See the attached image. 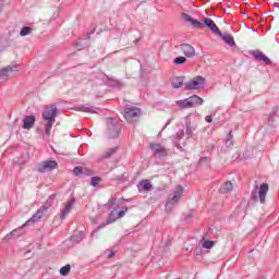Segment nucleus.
<instances>
[{
    "label": "nucleus",
    "instance_id": "obj_1",
    "mask_svg": "<svg viewBox=\"0 0 279 279\" xmlns=\"http://www.w3.org/2000/svg\"><path fill=\"white\" fill-rule=\"evenodd\" d=\"M117 204V198L112 197L108 201L107 204H105V208H107V210H111L109 213V218L106 222L101 223L97 229V230H101V228H106V226H110V223H114V221H117V219H121L122 217H125V213H128V207L122 208L121 210H119V207H114V205Z\"/></svg>",
    "mask_w": 279,
    "mask_h": 279
},
{
    "label": "nucleus",
    "instance_id": "obj_2",
    "mask_svg": "<svg viewBox=\"0 0 279 279\" xmlns=\"http://www.w3.org/2000/svg\"><path fill=\"white\" fill-rule=\"evenodd\" d=\"M51 207V204L49 201H47L46 204H44L33 216L29 220H27L21 228L14 229L10 234L7 236L10 239L11 236H14L17 239V236H21L23 234V228H27V226H34L37 221H40L44 217V215L49 210Z\"/></svg>",
    "mask_w": 279,
    "mask_h": 279
},
{
    "label": "nucleus",
    "instance_id": "obj_3",
    "mask_svg": "<svg viewBox=\"0 0 279 279\" xmlns=\"http://www.w3.org/2000/svg\"><path fill=\"white\" fill-rule=\"evenodd\" d=\"M182 195H184V187L182 185H178L173 190V192L169 194L167 198L166 206H165L166 213H171V210H173V208L178 206V204L182 199Z\"/></svg>",
    "mask_w": 279,
    "mask_h": 279
},
{
    "label": "nucleus",
    "instance_id": "obj_4",
    "mask_svg": "<svg viewBox=\"0 0 279 279\" xmlns=\"http://www.w3.org/2000/svg\"><path fill=\"white\" fill-rule=\"evenodd\" d=\"M44 121H47L45 126V134L47 136L51 135V128L56 123V117H58V108L52 107L51 109H46L41 114Z\"/></svg>",
    "mask_w": 279,
    "mask_h": 279
},
{
    "label": "nucleus",
    "instance_id": "obj_5",
    "mask_svg": "<svg viewBox=\"0 0 279 279\" xmlns=\"http://www.w3.org/2000/svg\"><path fill=\"white\" fill-rule=\"evenodd\" d=\"M181 110H187L189 108H197L204 104V98L193 95L183 100L174 101Z\"/></svg>",
    "mask_w": 279,
    "mask_h": 279
},
{
    "label": "nucleus",
    "instance_id": "obj_6",
    "mask_svg": "<svg viewBox=\"0 0 279 279\" xmlns=\"http://www.w3.org/2000/svg\"><path fill=\"white\" fill-rule=\"evenodd\" d=\"M267 193H269V184L263 183L260 184L259 190H258V186H256V189L252 191L251 199L253 202H258L259 199L260 204H265Z\"/></svg>",
    "mask_w": 279,
    "mask_h": 279
},
{
    "label": "nucleus",
    "instance_id": "obj_7",
    "mask_svg": "<svg viewBox=\"0 0 279 279\" xmlns=\"http://www.w3.org/2000/svg\"><path fill=\"white\" fill-rule=\"evenodd\" d=\"M119 134H121V124L116 118H109L107 120L108 138H119Z\"/></svg>",
    "mask_w": 279,
    "mask_h": 279
},
{
    "label": "nucleus",
    "instance_id": "obj_8",
    "mask_svg": "<svg viewBox=\"0 0 279 279\" xmlns=\"http://www.w3.org/2000/svg\"><path fill=\"white\" fill-rule=\"evenodd\" d=\"M206 78L203 76H196L190 82L184 84V90H199L204 86Z\"/></svg>",
    "mask_w": 279,
    "mask_h": 279
},
{
    "label": "nucleus",
    "instance_id": "obj_9",
    "mask_svg": "<svg viewBox=\"0 0 279 279\" xmlns=\"http://www.w3.org/2000/svg\"><path fill=\"white\" fill-rule=\"evenodd\" d=\"M53 169H58V161L56 160L41 161L35 168V170H37L38 173H47L49 171H53Z\"/></svg>",
    "mask_w": 279,
    "mask_h": 279
},
{
    "label": "nucleus",
    "instance_id": "obj_10",
    "mask_svg": "<svg viewBox=\"0 0 279 279\" xmlns=\"http://www.w3.org/2000/svg\"><path fill=\"white\" fill-rule=\"evenodd\" d=\"M141 117V109L138 107H126L124 109V119L128 123H134Z\"/></svg>",
    "mask_w": 279,
    "mask_h": 279
},
{
    "label": "nucleus",
    "instance_id": "obj_11",
    "mask_svg": "<svg viewBox=\"0 0 279 279\" xmlns=\"http://www.w3.org/2000/svg\"><path fill=\"white\" fill-rule=\"evenodd\" d=\"M19 69L17 64H10L7 68L0 70V84H3V82H8V77H10V73H14V71H17Z\"/></svg>",
    "mask_w": 279,
    "mask_h": 279
},
{
    "label": "nucleus",
    "instance_id": "obj_12",
    "mask_svg": "<svg viewBox=\"0 0 279 279\" xmlns=\"http://www.w3.org/2000/svg\"><path fill=\"white\" fill-rule=\"evenodd\" d=\"M150 149L154 151V156L157 158H167L168 151L161 144H150Z\"/></svg>",
    "mask_w": 279,
    "mask_h": 279
},
{
    "label": "nucleus",
    "instance_id": "obj_13",
    "mask_svg": "<svg viewBox=\"0 0 279 279\" xmlns=\"http://www.w3.org/2000/svg\"><path fill=\"white\" fill-rule=\"evenodd\" d=\"M195 130H197V124L191 122L190 116L185 117V134L187 138H193V132H195Z\"/></svg>",
    "mask_w": 279,
    "mask_h": 279
},
{
    "label": "nucleus",
    "instance_id": "obj_14",
    "mask_svg": "<svg viewBox=\"0 0 279 279\" xmlns=\"http://www.w3.org/2000/svg\"><path fill=\"white\" fill-rule=\"evenodd\" d=\"M182 19L183 21H185L186 23H191V25L193 27H196L197 29H204V23L197 21V20H194L191 15L186 14V13H183L182 14Z\"/></svg>",
    "mask_w": 279,
    "mask_h": 279
},
{
    "label": "nucleus",
    "instance_id": "obj_15",
    "mask_svg": "<svg viewBox=\"0 0 279 279\" xmlns=\"http://www.w3.org/2000/svg\"><path fill=\"white\" fill-rule=\"evenodd\" d=\"M204 26L208 27L217 36H222L221 31H219V27L217 26V24H215V22L211 19H204Z\"/></svg>",
    "mask_w": 279,
    "mask_h": 279
},
{
    "label": "nucleus",
    "instance_id": "obj_16",
    "mask_svg": "<svg viewBox=\"0 0 279 279\" xmlns=\"http://www.w3.org/2000/svg\"><path fill=\"white\" fill-rule=\"evenodd\" d=\"M252 56L255 58V60H258L259 62H264V64H267L268 66H271V59L266 57L265 53L255 50L252 52Z\"/></svg>",
    "mask_w": 279,
    "mask_h": 279
},
{
    "label": "nucleus",
    "instance_id": "obj_17",
    "mask_svg": "<svg viewBox=\"0 0 279 279\" xmlns=\"http://www.w3.org/2000/svg\"><path fill=\"white\" fill-rule=\"evenodd\" d=\"M22 121L23 130H32V128H34V123H36V116H26Z\"/></svg>",
    "mask_w": 279,
    "mask_h": 279
},
{
    "label": "nucleus",
    "instance_id": "obj_18",
    "mask_svg": "<svg viewBox=\"0 0 279 279\" xmlns=\"http://www.w3.org/2000/svg\"><path fill=\"white\" fill-rule=\"evenodd\" d=\"M181 51L184 53L185 58H194L195 48L189 44L181 45Z\"/></svg>",
    "mask_w": 279,
    "mask_h": 279
},
{
    "label": "nucleus",
    "instance_id": "obj_19",
    "mask_svg": "<svg viewBox=\"0 0 279 279\" xmlns=\"http://www.w3.org/2000/svg\"><path fill=\"white\" fill-rule=\"evenodd\" d=\"M138 191H145L146 193H149L154 189V185H151V182L149 180H142L137 184Z\"/></svg>",
    "mask_w": 279,
    "mask_h": 279
},
{
    "label": "nucleus",
    "instance_id": "obj_20",
    "mask_svg": "<svg viewBox=\"0 0 279 279\" xmlns=\"http://www.w3.org/2000/svg\"><path fill=\"white\" fill-rule=\"evenodd\" d=\"M73 204H75V198H71L68 204L65 205L64 209L62 210L60 215V219H66V215L71 213V208H73Z\"/></svg>",
    "mask_w": 279,
    "mask_h": 279
},
{
    "label": "nucleus",
    "instance_id": "obj_21",
    "mask_svg": "<svg viewBox=\"0 0 279 279\" xmlns=\"http://www.w3.org/2000/svg\"><path fill=\"white\" fill-rule=\"evenodd\" d=\"M172 88H182L184 86V76H175L171 81Z\"/></svg>",
    "mask_w": 279,
    "mask_h": 279
},
{
    "label": "nucleus",
    "instance_id": "obj_22",
    "mask_svg": "<svg viewBox=\"0 0 279 279\" xmlns=\"http://www.w3.org/2000/svg\"><path fill=\"white\" fill-rule=\"evenodd\" d=\"M220 38H222V40H223L225 43H227V44L229 45V47H235V46H236V43L234 41V38L231 37L230 34H223V33H221Z\"/></svg>",
    "mask_w": 279,
    "mask_h": 279
},
{
    "label": "nucleus",
    "instance_id": "obj_23",
    "mask_svg": "<svg viewBox=\"0 0 279 279\" xmlns=\"http://www.w3.org/2000/svg\"><path fill=\"white\" fill-rule=\"evenodd\" d=\"M74 110H76V112H89L90 114H95V107H88V106H80V107H75Z\"/></svg>",
    "mask_w": 279,
    "mask_h": 279
},
{
    "label": "nucleus",
    "instance_id": "obj_24",
    "mask_svg": "<svg viewBox=\"0 0 279 279\" xmlns=\"http://www.w3.org/2000/svg\"><path fill=\"white\" fill-rule=\"evenodd\" d=\"M232 189H233L232 182L231 181H227L219 189V193H222V194L230 193L232 191Z\"/></svg>",
    "mask_w": 279,
    "mask_h": 279
},
{
    "label": "nucleus",
    "instance_id": "obj_25",
    "mask_svg": "<svg viewBox=\"0 0 279 279\" xmlns=\"http://www.w3.org/2000/svg\"><path fill=\"white\" fill-rule=\"evenodd\" d=\"M59 272L61 276H69V274L71 272V265H65V266L61 267Z\"/></svg>",
    "mask_w": 279,
    "mask_h": 279
},
{
    "label": "nucleus",
    "instance_id": "obj_26",
    "mask_svg": "<svg viewBox=\"0 0 279 279\" xmlns=\"http://www.w3.org/2000/svg\"><path fill=\"white\" fill-rule=\"evenodd\" d=\"M32 31H33L32 27L24 26L20 32V36H29V34H32Z\"/></svg>",
    "mask_w": 279,
    "mask_h": 279
},
{
    "label": "nucleus",
    "instance_id": "obj_27",
    "mask_svg": "<svg viewBox=\"0 0 279 279\" xmlns=\"http://www.w3.org/2000/svg\"><path fill=\"white\" fill-rule=\"evenodd\" d=\"M113 154H117V148H108L102 155V158H110Z\"/></svg>",
    "mask_w": 279,
    "mask_h": 279
},
{
    "label": "nucleus",
    "instance_id": "obj_28",
    "mask_svg": "<svg viewBox=\"0 0 279 279\" xmlns=\"http://www.w3.org/2000/svg\"><path fill=\"white\" fill-rule=\"evenodd\" d=\"M71 241H72V243H81V241H82V233L78 232L76 234H73L71 236Z\"/></svg>",
    "mask_w": 279,
    "mask_h": 279
},
{
    "label": "nucleus",
    "instance_id": "obj_29",
    "mask_svg": "<svg viewBox=\"0 0 279 279\" xmlns=\"http://www.w3.org/2000/svg\"><path fill=\"white\" fill-rule=\"evenodd\" d=\"M203 247L205 250H211V247H215V241L207 240L203 243Z\"/></svg>",
    "mask_w": 279,
    "mask_h": 279
},
{
    "label": "nucleus",
    "instance_id": "obj_30",
    "mask_svg": "<svg viewBox=\"0 0 279 279\" xmlns=\"http://www.w3.org/2000/svg\"><path fill=\"white\" fill-rule=\"evenodd\" d=\"M277 112H278V107H275V108L272 109V111L270 112V116L268 117V123H269V125H272L271 121H272L274 117H276V113H277Z\"/></svg>",
    "mask_w": 279,
    "mask_h": 279
},
{
    "label": "nucleus",
    "instance_id": "obj_31",
    "mask_svg": "<svg viewBox=\"0 0 279 279\" xmlns=\"http://www.w3.org/2000/svg\"><path fill=\"white\" fill-rule=\"evenodd\" d=\"M99 182H101V178H99V177H93V178L90 179V184H92V186H98V185H99Z\"/></svg>",
    "mask_w": 279,
    "mask_h": 279
},
{
    "label": "nucleus",
    "instance_id": "obj_32",
    "mask_svg": "<svg viewBox=\"0 0 279 279\" xmlns=\"http://www.w3.org/2000/svg\"><path fill=\"white\" fill-rule=\"evenodd\" d=\"M111 180L114 182H121L123 184V182H125V174L113 177Z\"/></svg>",
    "mask_w": 279,
    "mask_h": 279
},
{
    "label": "nucleus",
    "instance_id": "obj_33",
    "mask_svg": "<svg viewBox=\"0 0 279 279\" xmlns=\"http://www.w3.org/2000/svg\"><path fill=\"white\" fill-rule=\"evenodd\" d=\"M232 145H234V143L232 142V133H229L228 137L226 140V146L227 147H232Z\"/></svg>",
    "mask_w": 279,
    "mask_h": 279
},
{
    "label": "nucleus",
    "instance_id": "obj_34",
    "mask_svg": "<svg viewBox=\"0 0 279 279\" xmlns=\"http://www.w3.org/2000/svg\"><path fill=\"white\" fill-rule=\"evenodd\" d=\"M186 62V58L185 57H177L174 59V64H184Z\"/></svg>",
    "mask_w": 279,
    "mask_h": 279
},
{
    "label": "nucleus",
    "instance_id": "obj_35",
    "mask_svg": "<svg viewBox=\"0 0 279 279\" xmlns=\"http://www.w3.org/2000/svg\"><path fill=\"white\" fill-rule=\"evenodd\" d=\"M74 175H82L84 173V168L82 167H75L73 170Z\"/></svg>",
    "mask_w": 279,
    "mask_h": 279
},
{
    "label": "nucleus",
    "instance_id": "obj_36",
    "mask_svg": "<svg viewBox=\"0 0 279 279\" xmlns=\"http://www.w3.org/2000/svg\"><path fill=\"white\" fill-rule=\"evenodd\" d=\"M199 165H209L210 163V158L208 157H203L199 159Z\"/></svg>",
    "mask_w": 279,
    "mask_h": 279
},
{
    "label": "nucleus",
    "instance_id": "obj_37",
    "mask_svg": "<svg viewBox=\"0 0 279 279\" xmlns=\"http://www.w3.org/2000/svg\"><path fill=\"white\" fill-rule=\"evenodd\" d=\"M175 138H177V141L184 138V130H180L179 132H177Z\"/></svg>",
    "mask_w": 279,
    "mask_h": 279
},
{
    "label": "nucleus",
    "instance_id": "obj_38",
    "mask_svg": "<svg viewBox=\"0 0 279 279\" xmlns=\"http://www.w3.org/2000/svg\"><path fill=\"white\" fill-rule=\"evenodd\" d=\"M205 121H206L207 123H213V116H207V117H205Z\"/></svg>",
    "mask_w": 279,
    "mask_h": 279
},
{
    "label": "nucleus",
    "instance_id": "obj_39",
    "mask_svg": "<svg viewBox=\"0 0 279 279\" xmlns=\"http://www.w3.org/2000/svg\"><path fill=\"white\" fill-rule=\"evenodd\" d=\"M114 257V251H111L108 255L107 258H113Z\"/></svg>",
    "mask_w": 279,
    "mask_h": 279
},
{
    "label": "nucleus",
    "instance_id": "obj_40",
    "mask_svg": "<svg viewBox=\"0 0 279 279\" xmlns=\"http://www.w3.org/2000/svg\"><path fill=\"white\" fill-rule=\"evenodd\" d=\"M100 77H101L102 80H106V77H108V76H106V74H100Z\"/></svg>",
    "mask_w": 279,
    "mask_h": 279
},
{
    "label": "nucleus",
    "instance_id": "obj_41",
    "mask_svg": "<svg viewBox=\"0 0 279 279\" xmlns=\"http://www.w3.org/2000/svg\"><path fill=\"white\" fill-rule=\"evenodd\" d=\"M170 123H171V120H168L167 123H166V125H169Z\"/></svg>",
    "mask_w": 279,
    "mask_h": 279
},
{
    "label": "nucleus",
    "instance_id": "obj_42",
    "mask_svg": "<svg viewBox=\"0 0 279 279\" xmlns=\"http://www.w3.org/2000/svg\"><path fill=\"white\" fill-rule=\"evenodd\" d=\"M186 219H191V216H187Z\"/></svg>",
    "mask_w": 279,
    "mask_h": 279
},
{
    "label": "nucleus",
    "instance_id": "obj_43",
    "mask_svg": "<svg viewBox=\"0 0 279 279\" xmlns=\"http://www.w3.org/2000/svg\"><path fill=\"white\" fill-rule=\"evenodd\" d=\"M196 256H199V252L196 253Z\"/></svg>",
    "mask_w": 279,
    "mask_h": 279
}]
</instances>
